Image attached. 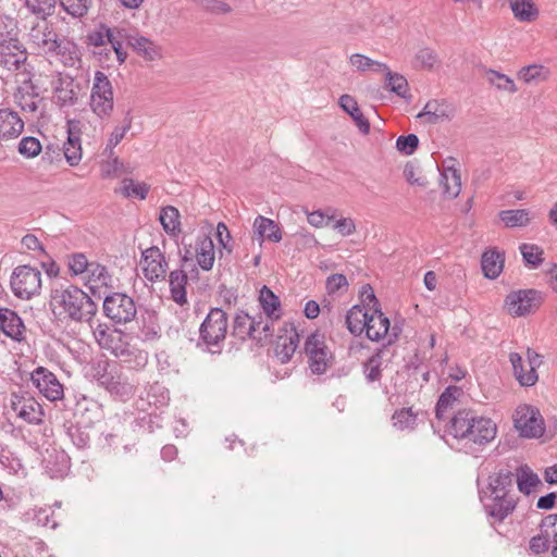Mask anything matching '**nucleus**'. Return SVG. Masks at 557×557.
<instances>
[{
    "mask_svg": "<svg viewBox=\"0 0 557 557\" xmlns=\"http://www.w3.org/2000/svg\"><path fill=\"white\" fill-rule=\"evenodd\" d=\"M446 433L473 453L495 438L497 428L490 418L480 416L472 409H461L449 419Z\"/></svg>",
    "mask_w": 557,
    "mask_h": 557,
    "instance_id": "f257e3e1",
    "label": "nucleus"
},
{
    "mask_svg": "<svg viewBox=\"0 0 557 557\" xmlns=\"http://www.w3.org/2000/svg\"><path fill=\"white\" fill-rule=\"evenodd\" d=\"M515 476L510 470H500L495 476H490L486 487L480 491V499L488 517L502 521L516 508L517 500L511 494Z\"/></svg>",
    "mask_w": 557,
    "mask_h": 557,
    "instance_id": "f03ea898",
    "label": "nucleus"
},
{
    "mask_svg": "<svg viewBox=\"0 0 557 557\" xmlns=\"http://www.w3.org/2000/svg\"><path fill=\"white\" fill-rule=\"evenodd\" d=\"M50 306L54 314H64L75 322H89L96 315V302L77 286L55 289L51 294Z\"/></svg>",
    "mask_w": 557,
    "mask_h": 557,
    "instance_id": "7ed1b4c3",
    "label": "nucleus"
},
{
    "mask_svg": "<svg viewBox=\"0 0 557 557\" xmlns=\"http://www.w3.org/2000/svg\"><path fill=\"white\" fill-rule=\"evenodd\" d=\"M228 331V315L222 308H211L199 326L198 347L220 354Z\"/></svg>",
    "mask_w": 557,
    "mask_h": 557,
    "instance_id": "20e7f679",
    "label": "nucleus"
},
{
    "mask_svg": "<svg viewBox=\"0 0 557 557\" xmlns=\"http://www.w3.org/2000/svg\"><path fill=\"white\" fill-rule=\"evenodd\" d=\"M33 71L27 49L21 40L0 44V77L16 79Z\"/></svg>",
    "mask_w": 557,
    "mask_h": 557,
    "instance_id": "39448f33",
    "label": "nucleus"
},
{
    "mask_svg": "<svg viewBox=\"0 0 557 557\" xmlns=\"http://www.w3.org/2000/svg\"><path fill=\"white\" fill-rule=\"evenodd\" d=\"M35 72L18 77L15 81L16 88L13 92L14 103L25 114L26 120H38L44 112V98L40 96L39 87L33 82Z\"/></svg>",
    "mask_w": 557,
    "mask_h": 557,
    "instance_id": "423d86ee",
    "label": "nucleus"
},
{
    "mask_svg": "<svg viewBox=\"0 0 557 557\" xmlns=\"http://www.w3.org/2000/svg\"><path fill=\"white\" fill-rule=\"evenodd\" d=\"M94 376L99 385L111 395L123 399L133 396L135 387L123 376L121 367L116 362L99 361L94 367Z\"/></svg>",
    "mask_w": 557,
    "mask_h": 557,
    "instance_id": "0eeeda50",
    "label": "nucleus"
},
{
    "mask_svg": "<svg viewBox=\"0 0 557 557\" xmlns=\"http://www.w3.org/2000/svg\"><path fill=\"white\" fill-rule=\"evenodd\" d=\"M28 41L39 53L59 55L62 58L74 48V44L65 39H60L57 33L46 23H38L30 28Z\"/></svg>",
    "mask_w": 557,
    "mask_h": 557,
    "instance_id": "6e6552de",
    "label": "nucleus"
},
{
    "mask_svg": "<svg viewBox=\"0 0 557 557\" xmlns=\"http://www.w3.org/2000/svg\"><path fill=\"white\" fill-rule=\"evenodd\" d=\"M89 106L101 120L109 119L113 112V87L109 77L101 71L94 75Z\"/></svg>",
    "mask_w": 557,
    "mask_h": 557,
    "instance_id": "1a4fd4ad",
    "label": "nucleus"
},
{
    "mask_svg": "<svg viewBox=\"0 0 557 557\" xmlns=\"http://www.w3.org/2000/svg\"><path fill=\"white\" fill-rule=\"evenodd\" d=\"M103 314L114 324H127L137 314L134 299L124 293H111L103 299Z\"/></svg>",
    "mask_w": 557,
    "mask_h": 557,
    "instance_id": "9d476101",
    "label": "nucleus"
},
{
    "mask_svg": "<svg viewBox=\"0 0 557 557\" xmlns=\"http://www.w3.org/2000/svg\"><path fill=\"white\" fill-rule=\"evenodd\" d=\"M10 285L17 298L28 300L41 289V272L29 265H18L11 275Z\"/></svg>",
    "mask_w": 557,
    "mask_h": 557,
    "instance_id": "9b49d317",
    "label": "nucleus"
},
{
    "mask_svg": "<svg viewBox=\"0 0 557 557\" xmlns=\"http://www.w3.org/2000/svg\"><path fill=\"white\" fill-rule=\"evenodd\" d=\"M513 425L522 437L539 438L545 432L540 410L531 405H520L513 413Z\"/></svg>",
    "mask_w": 557,
    "mask_h": 557,
    "instance_id": "f8f14e48",
    "label": "nucleus"
},
{
    "mask_svg": "<svg viewBox=\"0 0 557 557\" xmlns=\"http://www.w3.org/2000/svg\"><path fill=\"white\" fill-rule=\"evenodd\" d=\"M305 352L312 373L323 374L331 366L333 355L325 344V337L319 332L310 334L305 342Z\"/></svg>",
    "mask_w": 557,
    "mask_h": 557,
    "instance_id": "ddd939ff",
    "label": "nucleus"
},
{
    "mask_svg": "<svg viewBox=\"0 0 557 557\" xmlns=\"http://www.w3.org/2000/svg\"><path fill=\"white\" fill-rule=\"evenodd\" d=\"M542 302V293L533 288L513 290L505 300L508 312L513 317L528 315L539 309Z\"/></svg>",
    "mask_w": 557,
    "mask_h": 557,
    "instance_id": "4468645a",
    "label": "nucleus"
},
{
    "mask_svg": "<svg viewBox=\"0 0 557 557\" xmlns=\"http://www.w3.org/2000/svg\"><path fill=\"white\" fill-rule=\"evenodd\" d=\"M30 381L38 392L50 401L61 400L64 396L63 384L47 368H36L30 374Z\"/></svg>",
    "mask_w": 557,
    "mask_h": 557,
    "instance_id": "2eb2a0df",
    "label": "nucleus"
},
{
    "mask_svg": "<svg viewBox=\"0 0 557 557\" xmlns=\"http://www.w3.org/2000/svg\"><path fill=\"white\" fill-rule=\"evenodd\" d=\"M140 264L144 276L151 283L163 281L169 270L166 258L157 246L143 251Z\"/></svg>",
    "mask_w": 557,
    "mask_h": 557,
    "instance_id": "dca6fc26",
    "label": "nucleus"
},
{
    "mask_svg": "<svg viewBox=\"0 0 557 557\" xmlns=\"http://www.w3.org/2000/svg\"><path fill=\"white\" fill-rule=\"evenodd\" d=\"M94 337L100 348L110 351L115 358L129 343L126 334L106 323H99L92 331Z\"/></svg>",
    "mask_w": 557,
    "mask_h": 557,
    "instance_id": "f3484780",
    "label": "nucleus"
},
{
    "mask_svg": "<svg viewBox=\"0 0 557 557\" xmlns=\"http://www.w3.org/2000/svg\"><path fill=\"white\" fill-rule=\"evenodd\" d=\"M11 408L15 414L29 424L42 422L45 412L41 405L28 394H12Z\"/></svg>",
    "mask_w": 557,
    "mask_h": 557,
    "instance_id": "a211bd4d",
    "label": "nucleus"
},
{
    "mask_svg": "<svg viewBox=\"0 0 557 557\" xmlns=\"http://www.w3.org/2000/svg\"><path fill=\"white\" fill-rule=\"evenodd\" d=\"M25 126L24 119L11 108L0 109V143L20 137Z\"/></svg>",
    "mask_w": 557,
    "mask_h": 557,
    "instance_id": "6ab92c4d",
    "label": "nucleus"
},
{
    "mask_svg": "<svg viewBox=\"0 0 557 557\" xmlns=\"http://www.w3.org/2000/svg\"><path fill=\"white\" fill-rule=\"evenodd\" d=\"M78 124L79 122L77 121H69L67 139L63 145L64 158L71 166L78 165L83 158Z\"/></svg>",
    "mask_w": 557,
    "mask_h": 557,
    "instance_id": "aec40b11",
    "label": "nucleus"
},
{
    "mask_svg": "<svg viewBox=\"0 0 557 557\" xmlns=\"http://www.w3.org/2000/svg\"><path fill=\"white\" fill-rule=\"evenodd\" d=\"M453 110L445 101L433 99L425 103L416 117L425 124L434 125L449 120Z\"/></svg>",
    "mask_w": 557,
    "mask_h": 557,
    "instance_id": "412c9836",
    "label": "nucleus"
},
{
    "mask_svg": "<svg viewBox=\"0 0 557 557\" xmlns=\"http://www.w3.org/2000/svg\"><path fill=\"white\" fill-rule=\"evenodd\" d=\"M86 273L85 285L88 286L94 296H101V289L112 288V276L107 268L98 262H91Z\"/></svg>",
    "mask_w": 557,
    "mask_h": 557,
    "instance_id": "4be33fe9",
    "label": "nucleus"
},
{
    "mask_svg": "<svg viewBox=\"0 0 557 557\" xmlns=\"http://www.w3.org/2000/svg\"><path fill=\"white\" fill-rule=\"evenodd\" d=\"M0 330L5 336L16 342L25 338V325L17 313L11 309L0 308Z\"/></svg>",
    "mask_w": 557,
    "mask_h": 557,
    "instance_id": "5701e85b",
    "label": "nucleus"
},
{
    "mask_svg": "<svg viewBox=\"0 0 557 557\" xmlns=\"http://www.w3.org/2000/svg\"><path fill=\"white\" fill-rule=\"evenodd\" d=\"M187 280V274L183 269L173 270L169 274L171 298L181 307L188 305L186 293Z\"/></svg>",
    "mask_w": 557,
    "mask_h": 557,
    "instance_id": "b1692460",
    "label": "nucleus"
},
{
    "mask_svg": "<svg viewBox=\"0 0 557 557\" xmlns=\"http://www.w3.org/2000/svg\"><path fill=\"white\" fill-rule=\"evenodd\" d=\"M388 329V318L381 310L374 309L368 319L364 333L370 341L377 342L387 335Z\"/></svg>",
    "mask_w": 557,
    "mask_h": 557,
    "instance_id": "393cba45",
    "label": "nucleus"
},
{
    "mask_svg": "<svg viewBox=\"0 0 557 557\" xmlns=\"http://www.w3.org/2000/svg\"><path fill=\"white\" fill-rule=\"evenodd\" d=\"M504 262V253L497 249L491 248L484 251L481 258L484 276L491 280L497 278L503 271Z\"/></svg>",
    "mask_w": 557,
    "mask_h": 557,
    "instance_id": "a878e982",
    "label": "nucleus"
},
{
    "mask_svg": "<svg viewBox=\"0 0 557 557\" xmlns=\"http://www.w3.org/2000/svg\"><path fill=\"white\" fill-rule=\"evenodd\" d=\"M339 107L351 116L359 131L367 135L370 132V123L361 112L356 99L350 95H343L339 98Z\"/></svg>",
    "mask_w": 557,
    "mask_h": 557,
    "instance_id": "bb28decb",
    "label": "nucleus"
},
{
    "mask_svg": "<svg viewBox=\"0 0 557 557\" xmlns=\"http://www.w3.org/2000/svg\"><path fill=\"white\" fill-rule=\"evenodd\" d=\"M129 47L148 61H154L161 58V49L152 40L138 34H131Z\"/></svg>",
    "mask_w": 557,
    "mask_h": 557,
    "instance_id": "cd10ccee",
    "label": "nucleus"
},
{
    "mask_svg": "<svg viewBox=\"0 0 557 557\" xmlns=\"http://www.w3.org/2000/svg\"><path fill=\"white\" fill-rule=\"evenodd\" d=\"M116 358H119L129 369L140 371L147 366L149 355L146 350L139 349L128 343L125 348L121 350Z\"/></svg>",
    "mask_w": 557,
    "mask_h": 557,
    "instance_id": "c85d7f7f",
    "label": "nucleus"
},
{
    "mask_svg": "<svg viewBox=\"0 0 557 557\" xmlns=\"http://www.w3.org/2000/svg\"><path fill=\"white\" fill-rule=\"evenodd\" d=\"M196 260L203 271L213 268L215 255L214 244L209 236H199L196 240Z\"/></svg>",
    "mask_w": 557,
    "mask_h": 557,
    "instance_id": "c756f323",
    "label": "nucleus"
},
{
    "mask_svg": "<svg viewBox=\"0 0 557 557\" xmlns=\"http://www.w3.org/2000/svg\"><path fill=\"white\" fill-rule=\"evenodd\" d=\"M161 327L157 314L153 311H146L140 314L137 336L144 342H153L160 337Z\"/></svg>",
    "mask_w": 557,
    "mask_h": 557,
    "instance_id": "7c9ffc66",
    "label": "nucleus"
},
{
    "mask_svg": "<svg viewBox=\"0 0 557 557\" xmlns=\"http://www.w3.org/2000/svg\"><path fill=\"white\" fill-rule=\"evenodd\" d=\"M441 185L444 194L449 198H456L461 191V176L454 165H445L441 171Z\"/></svg>",
    "mask_w": 557,
    "mask_h": 557,
    "instance_id": "2f4dec72",
    "label": "nucleus"
},
{
    "mask_svg": "<svg viewBox=\"0 0 557 557\" xmlns=\"http://www.w3.org/2000/svg\"><path fill=\"white\" fill-rule=\"evenodd\" d=\"M159 221L164 232L171 237H177L182 232L181 214L177 208L165 206L161 208Z\"/></svg>",
    "mask_w": 557,
    "mask_h": 557,
    "instance_id": "473e14b6",
    "label": "nucleus"
},
{
    "mask_svg": "<svg viewBox=\"0 0 557 557\" xmlns=\"http://www.w3.org/2000/svg\"><path fill=\"white\" fill-rule=\"evenodd\" d=\"M299 345V335L292 329L286 336H280L275 345V356L282 363L288 362Z\"/></svg>",
    "mask_w": 557,
    "mask_h": 557,
    "instance_id": "72a5a7b5",
    "label": "nucleus"
},
{
    "mask_svg": "<svg viewBox=\"0 0 557 557\" xmlns=\"http://www.w3.org/2000/svg\"><path fill=\"white\" fill-rule=\"evenodd\" d=\"M259 302L263 314L270 320H280L282 317V307L280 298L267 286L259 292Z\"/></svg>",
    "mask_w": 557,
    "mask_h": 557,
    "instance_id": "f704fd0d",
    "label": "nucleus"
},
{
    "mask_svg": "<svg viewBox=\"0 0 557 557\" xmlns=\"http://www.w3.org/2000/svg\"><path fill=\"white\" fill-rule=\"evenodd\" d=\"M369 317L371 313L364 307L354 306L346 314L347 329L356 336L361 335L366 331Z\"/></svg>",
    "mask_w": 557,
    "mask_h": 557,
    "instance_id": "c9c22d12",
    "label": "nucleus"
},
{
    "mask_svg": "<svg viewBox=\"0 0 557 557\" xmlns=\"http://www.w3.org/2000/svg\"><path fill=\"white\" fill-rule=\"evenodd\" d=\"M253 228L259 237L273 243L282 240V231L278 224L265 216L258 215L253 222Z\"/></svg>",
    "mask_w": 557,
    "mask_h": 557,
    "instance_id": "e433bc0d",
    "label": "nucleus"
},
{
    "mask_svg": "<svg viewBox=\"0 0 557 557\" xmlns=\"http://www.w3.org/2000/svg\"><path fill=\"white\" fill-rule=\"evenodd\" d=\"M509 8L516 20L530 23L537 18L539 9L532 0H508Z\"/></svg>",
    "mask_w": 557,
    "mask_h": 557,
    "instance_id": "4c0bfd02",
    "label": "nucleus"
},
{
    "mask_svg": "<svg viewBox=\"0 0 557 557\" xmlns=\"http://www.w3.org/2000/svg\"><path fill=\"white\" fill-rule=\"evenodd\" d=\"M253 331L255 326L251 324V315L245 311L236 312L233 322L232 335L240 341H246L247 338H260V336H257Z\"/></svg>",
    "mask_w": 557,
    "mask_h": 557,
    "instance_id": "58836bf2",
    "label": "nucleus"
},
{
    "mask_svg": "<svg viewBox=\"0 0 557 557\" xmlns=\"http://www.w3.org/2000/svg\"><path fill=\"white\" fill-rule=\"evenodd\" d=\"M383 350L377 349L362 364V372L369 384L380 382L383 372Z\"/></svg>",
    "mask_w": 557,
    "mask_h": 557,
    "instance_id": "ea45409f",
    "label": "nucleus"
},
{
    "mask_svg": "<svg viewBox=\"0 0 557 557\" xmlns=\"http://www.w3.org/2000/svg\"><path fill=\"white\" fill-rule=\"evenodd\" d=\"M499 219L506 227H525L530 224V212L527 209L502 210L498 213Z\"/></svg>",
    "mask_w": 557,
    "mask_h": 557,
    "instance_id": "a19ab883",
    "label": "nucleus"
},
{
    "mask_svg": "<svg viewBox=\"0 0 557 557\" xmlns=\"http://www.w3.org/2000/svg\"><path fill=\"white\" fill-rule=\"evenodd\" d=\"M112 35L110 36L109 45L116 55L119 64L125 62L127 53L124 50L123 44L127 42L129 46L131 33L124 27H113Z\"/></svg>",
    "mask_w": 557,
    "mask_h": 557,
    "instance_id": "79ce46f5",
    "label": "nucleus"
},
{
    "mask_svg": "<svg viewBox=\"0 0 557 557\" xmlns=\"http://www.w3.org/2000/svg\"><path fill=\"white\" fill-rule=\"evenodd\" d=\"M462 394V389L458 386H448L440 396L436 407L435 417L438 421L444 420L446 411L451 408L454 403Z\"/></svg>",
    "mask_w": 557,
    "mask_h": 557,
    "instance_id": "37998d69",
    "label": "nucleus"
},
{
    "mask_svg": "<svg viewBox=\"0 0 557 557\" xmlns=\"http://www.w3.org/2000/svg\"><path fill=\"white\" fill-rule=\"evenodd\" d=\"M549 70L541 64H531L523 66L518 71L517 76L525 84H539L549 78Z\"/></svg>",
    "mask_w": 557,
    "mask_h": 557,
    "instance_id": "c03bdc74",
    "label": "nucleus"
},
{
    "mask_svg": "<svg viewBox=\"0 0 557 557\" xmlns=\"http://www.w3.org/2000/svg\"><path fill=\"white\" fill-rule=\"evenodd\" d=\"M519 251L528 269H537L544 262V250L539 245L523 243L519 246Z\"/></svg>",
    "mask_w": 557,
    "mask_h": 557,
    "instance_id": "a18cd8bd",
    "label": "nucleus"
},
{
    "mask_svg": "<svg viewBox=\"0 0 557 557\" xmlns=\"http://www.w3.org/2000/svg\"><path fill=\"white\" fill-rule=\"evenodd\" d=\"M527 359H528V374L520 375V385L522 386H533L539 380L537 369L541 367L543 360L542 356L528 348L527 350Z\"/></svg>",
    "mask_w": 557,
    "mask_h": 557,
    "instance_id": "49530a36",
    "label": "nucleus"
},
{
    "mask_svg": "<svg viewBox=\"0 0 557 557\" xmlns=\"http://www.w3.org/2000/svg\"><path fill=\"white\" fill-rule=\"evenodd\" d=\"M516 481L519 491L525 495H529L532 488L542 484L539 475L528 467H521L517 470Z\"/></svg>",
    "mask_w": 557,
    "mask_h": 557,
    "instance_id": "de8ad7c7",
    "label": "nucleus"
},
{
    "mask_svg": "<svg viewBox=\"0 0 557 557\" xmlns=\"http://www.w3.org/2000/svg\"><path fill=\"white\" fill-rule=\"evenodd\" d=\"M487 82L494 86L497 90L507 91L509 94H516L518 91L517 85L509 76L503 74L496 70H486Z\"/></svg>",
    "mask_w": 557,
    "mask_h": 557,
    "instance_id": "09e8293b",
    "label": "nucleus"
},
{
    "mask_svg": "<svg viewBox=\"0 0 557 557\" xmlns=\"http://www.w3.org/2000/svg\"><path fill=\"white\" fill-rule=\"evenodd\" d=\"M113 27H109L104 23H99L94 29L89 30L86 36V44L89 47L101 48L108 45Z\"/></svg>",
    "mask_w": 557,
    "mask_h": 557,
    "instance_id": "8fccbe9b",
    "label": "nucleus"
},
{
    "mask_svg": "<svg viewBox=\"0 0 557 557\" xmlns=\"http://www.w3.org/2000/svg\"><path fill=\"white\" fill-rule=\"evenodd\" d=\"M275 320H270L263 313H258L257 315L251 317V324L255 326L253 333L260 338H253L258 343L265 342L273 336L274 329L273 323Z\"/></svg>",
    "mask_w": 557,
    "mask_h": 557,
    "instance_id": "3c124183",
    "label": "nucleus"
},
{
    "mask_svg": "<svg viewBox=\"0 0 557 557\" xmlns=\"http://www.w3.org/2000/svg\"><path fill=\"white\" fill-rule=\"evenodd\" d=\"M54 97L57 103L60 107H72L77 101V92L74 90V85L72 81L69 82H60V85L54 89Z\"/></svg>",
    "mask_w": 557,
    "mask_h": 557,
    "instance_id": "603ef678",
    "label": "nucleus"
},
{
    "mask_svg": "<svg viewBox=\"0 0 557 557\" xmlns=\"http://www.w3.org/2000/svg\"><path fill=\"white\" fill-rule=\"evenodd\" d=\"M385 73L386 87L401 98H407L408 94V82L405 76L398 73H393L389 67L383 70Z\"/></svg>",
    "mask_w": 557,
    "mask_h": 557,
    "instance_id": "864d4df0",
    "label": "nucleus"
},
{
    "mask_svg": "<svg viewBox=\"0 0 557 557\" xmlns=\"http://www.w3.org/2000/svg\"><path fill=\"white\" fill-rule=\"evenodd\" d=\"M60 7L72 17L81 18L87 15L92 0H58Z\"/></svg>",
    "mask_w": 557,
    "mask_h": 557,
    "instance_id": "5fc2aeb1",
    "label": "nucleus"
},
{
    "mask_svg": "<svg viewBox=\"0 0 557 557\" xmlns=\"http://www.w3.org/2000/svg\"><path fill=\"white\" fill-rule=\"evenodd\" d=\"M32 519L35 522H54L55 519H64L61 511V503H55L53 506H44L33 509Z\"/></svg>",
    "mask_w": 557,
    "mask_h": 557,
    "instance_id": "6e6d98bb",
    "label": "nucleus"
},
{
    "mask_svg": "<svg viewBox=\"0 0 557 557\" xmlns=\"http://www.w3.org/2000/svg\"><path fill=\"white\" fill-rule=\"evenodd\" d=\"M349 63L360 72H366L369 70L381 72L383 70H387V65L385 63L374 61L361 53L351 54L349 58Z\"/></svg>",
    "mask_w": 557,
    "mask_h": 557,
    "instance_id": "4d7b16f0",
    "label": "nucleus"
},
{
    "mask_svg": "<svg viewBox=\"0 0 557 557\" xmlns=\"http://www.w3.org/2000/svg\"><path fill=\"white\" fill-rule=\"evenodd\" d=\"M18 153L25 159H33L42 151L40 140L34 136H25L17 144Z\"/></svg>",
    "mask_w": 557,
    "mask_h": 557,
    "instance_id": "13d9d810",
    "label": "nucleus"
},
{
    "mask_svg": "<svg viewBox=\"0 0 557 557\" xmlns=\"http://www.w3.org/2000/svg\"><path fill=\"white\" fill-rule=\"evenodd\" d=\"M122 184V194L126 198L146 199L150 189L148 184L144 182L137 183L132 178H124Z\"/></svg>",
    "mask_w": 557,
    "mask_h": 557,
    "instance_id": "bf43d9fd",
    "label": "nucleus"
},
{
    "mask_svg": "<svg viewBox=\"0 0 557 557\" xmlns=\"http://www.w3.org/2000/svg\"><path fill=\"white\" fill-rule=\"evenodd\" d=\"M132 126V117L131 113L127 112L124 124L122 126H116L109 136L106 151H109V157L113 154V148L116 147L121 140L124 138L125 134L131 129Z\"/></svg>",
    "mask_w": 557,
    "mask_h": 557,
    "instance_id": "052dcab7",
    "label": "nucleus"
},
{
    "mask_svg": "<svg viewBox=\"0 0 557 557\" xmlns=\"http://www.w3.org/2000/svg\"><path fill=\"white\" fill-rule=\"evenodd\" d=\"M392 420L393 425L400 431L412 430L417 416L412 412L411 408H403L393 414Z\"/></svg>",
    "mask_w": 557,
    "mask_h": 557,
    "instance_id": "680f3d73",
    "label": "nucleus"
},
{
    "mask_svg": "<svg viewBox=\"0 0 557 557\" xmlns=\"http://www.w3.org/2000/svg\"><path fill=\"white\" fill-rule=\"evenodd\" d=\"M90 263L82 252L72 253L67 257L69 271L72 275L86 274Z\"/></svg>",
    "mask_w": 557,
    "mask_h": 557,
    "instance_id": "e2e57ef3",
    "label": "nucleus"
},
{
    "mask_svg": "<svg viewBox=\"0 0 557 557\" xmlns=\"http://www.w3.org/2000/svg\"><path fill=\"white\" fill-rule=\"evenodd\" d=\"M13 40H20L15 23L12 18L0 16V44Z\"/></svg>",
    "mask_w": 557,
    "mask_h": 557,
    "instance_id": "0e129e2a",
    "label": "nucleus"
},
{
    "mask_svg": "<svg viewBox=\"0 0 557 557\" xmlns=\"http://www.w3.org/2000/svg\"><path fill=\"white\" fill-rule=\"evenodd\" d=\"M414 59L420 67L428 70H431L438 62L437 53L430 47L419 49Z\"/></svg>",
    "mask_w": 557,
    "mask_h": 557,
    "instance_id": "69168bd1",
    "label": "nucleus"
},
{
    "mask_svg": "<svg viewBox=\"0 0 557 557\" xmlns=\"http://www.w3.org/2000/svg\"><path fill=\"white\" fill-rule=\"evenodd\" d=\"M419 146V138L414 134L399 136L396 140V148L399 152L411 156Z\"/></svg>",
    "mask_w": 557,
    "mask_h": 557,
    "instance_id": "338daca9",
    "label": "nucleus"
},
{
    "mask_svg": "<svg viewBox=\"0 0 557 557\" xmlns=\"http://www.w3.org/2000/svg\"><path fill=\"white\" fill-rule=\"evenodd\" d=\"M57 0H26L27 8L36 14H51Z\"/></svg>",
    "mask_w": 557,
    "mask_h": 557,
    "instance_id": "774afa93",
    "label": "nucleus"
}]
</instances>
